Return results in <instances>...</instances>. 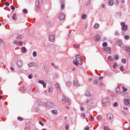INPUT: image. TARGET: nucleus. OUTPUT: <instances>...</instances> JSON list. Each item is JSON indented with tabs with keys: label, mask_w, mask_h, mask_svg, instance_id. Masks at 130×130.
<instances>
[{
	"label": "nucleus",
	"mask_w": 130,
	"mask_h": 130,
	"mask_svg": "<svg viewBox=\"0 0 130 130\" xmlns=\"http://www.w3.org/2000/svg\"><path fill=\"white\" fill-rule=\"evenodd\" d=\"M82 117L83 118V119H84L85 117H86L84 113L82 114Z\"/></svg>",
	"instance_id": "obj_54"
},
{
	"label": "nucleus",
	"mask_w": 130,
	"mask_h": 130,
	"mask_svg": "<svg viewBox=\"0 0 130 130\" xmlns=\"http://www.w3.org/2000/svg\"><path fill=\"white\" fill-rule=\"evenodd\" d=\"M53 90V88H52V87H50L49 89V92H52Z\"/></svg>",
	"instance_id": "obj_46"
},
{
	"label": "nucleus",
	"mask_w": 130,
	"mask_h": 130,
	"mask_svg": "<svg viewBox=\"0 0 130 130\" xmlns=\"http://www.w3.org/2000/svg\"><path fill=\"white\" fill-rule=\"evenodd\" d=\"M101 7L102 9H104V8H105V5H104V4H102Z\"/></svg>",
	"instance_id": "obj_60"
},
{
	"label": "nucleus",
	"mask_w": 130,
	"mask_h": 130,
	"mask_svg": "<svg viewBox=\"0 0 130 130\" xmlns=\"http://www.w3.org/2000/svg\"><path fill=\"white\" fill-rule=\"evenodd\" d=\"M66 85L67 86H68V87L71 86V85H72V82L68 81L66 83Z\"/></svg>",
	"instance_id": "obj_31"
},
{
	"label": "nucleus",
	"mask_w": 130,
	"mask_h": 130,
	"mask_svg": "<svg viewBox=\"0 0 130 130\" xmlns=\"http://www.w3.org/2000/svg\"><path fill=\"white\" fill-rule=\"evenodd\" d=\"M46 106H47V107H53V106H54V105L51 102H48L46 103Z\"/></svg>",
	"instance_id": "obj_4"
},
{
	"label": "nucleus",
	"mask_w": 130,
	"mask_h": 130,
	"mask_svg": "<svg viewBox=\"0 0 130 130\" xmlns=\"http://www.w3.org/2000/svg\"><path fill=\"white\" fill-rule=\"evenodd\" d=\"M39 124H40L41 125H42V126H44V124L42 123V121H40L39 122Z\"/></svg>",
	"instance_id": "obj_50"
},
{
	"label": "nucleus",
	"mask_w": 130,
	"mask_h": 130,
	"mask_svg": "<svg viewBox=\"0 0 130 130\" xmlns=\"http://www.w3.org/2000/svg\"><path fill=\"white\" fill-rule=\"evenodd\" d=\"M17 65L18 68H22V67H23V61L21 60H18L17 61Z\"/></svg>",
	"instance_id": "obj_5"
},
{
	"label": "nucleus",
	"mask_w": 130,
	"mask_h": 130,
	"mask_svg": "<svg viewBox=\"0 0 130 130\" xmlns=\"http://www.w3.org/2000/svg\"><path fill=\"white\" fill-rule=\"evenodd\" d=\"M62 101H63L64 102H69L70 101V100L66 96H63L62 99Z\"/></svg>",
	"instance_id": "obj_13"
},
{
	"label": "nucleus",
	"mask_w": 130,
	"mask_h": 130,
	"mask_svg": "<svg viewBox=\"0 0 130 130\" xmlns=\"http://www.w3.org/2000/svg\"><path fill=\"white\" fill-rule=\"evenodd\" d=\"M3 42H4V41H3V40L0 39V45H3V44H4Z\"/></svg>",
	"instance_id": "obj_49"
},
{
	"label": "nucleus",
	"mask_w": 130,
	"mask_h": 130,
	"mask_svg": "<svg viewBox=\"0 0 130 130\" xmlns=\"http://www.w3.org/2000/svg\"><path fill=\"white\" fill-rule=\"evenodd\" d=\"M18 43H19V41H15L14 42V44H16V45H17V46H18Z\"/></svg>",
	"instance_id": "obj_52"
},
{
	"label": "nucleus",
	"mask_w": 130,
	"mask_h": 130,
	"mask_svg": "<svg viewBox=\"0 0 130 130\" xmlns=\"http://www.w3.org/2000/svg\"><path fill=\"white\" fill-rule=\"evenodd\" d=\"M123 109H124V110H127L128 109V108L124 107L123 108Z\"/></svg>",
	"instance_id": "obj_57"
},
{
	"label": "nucleus",
	"mask_w": 130,
	"mask_h": 130,
	"mask_svg": "<svg viewBox=\"0 0 130 130\" xmlns=\"http://www.w3.org/2000/svg\"><path fill=\"white\" fill-rule=\"evenodd\" d=\"M54 36L53 35H50L49 37V39L50 40V41H51V42H53V41H54Z\"/></svg>",
	"instance_id": "obj_11"
},
{
	"label": "nucleus",
	"mask_w": 130,
	"mask_h": 130,
	"mask_svg": "<svg viewBox=\"0 0 130 130\" xmlns=\"http://www.w3.org/2000/svg\"><path fill=\"white\" fill-rule=\"evenodd\" d=\"M23 35H19L17 36V38L18 39V40H21V39H23Z\"/></svg>",
	"instance_id": "obj_21"
},
{
	"label": "nucleus",
	"mask_w": 130,
	"mask_h": 130,
	"mask_svg": "<svg viewBox=\"0 0 130 130\" xmlns=\"http://www.w3.org/2000/svg\"><path fill=\"white\" fill-rule=\"evenodd\" d=\"M98 83H99V82H98V80H96L94 81V85H98Z\"/></svg>",
	"instance_id": "obj_48"
},
{
	"label": "nucleus",
	"mask_w": 130,
	"mask_h": 130,
	"mask_svg": "<svg viewBox=\"0 0 130 130\" xmlns=\"http://www.w3.org/2000/svg\"><path fill=\"white\" fill-rule=\"evenodd\" d=\"M10 9L12 10V11H15V7L14 6H11L10 7Z\"/></svg>",
	"instance_id": "obj_40"
},
{
	"label": "nucleus",
	"mask_w": 130,
	"mask_h": 130,
	"mask_svg": "<svg viewBox=\"0 0 130 130\" xmlns=\"http://www.w3.org/2000/svg\"><path fill=\"white\" fill-rule=\"evenodd\" d=\"M118 59H119V57L118 56V55H116L115 56V60H118Z\"/></svg>",
	"instance_id": "obj_35"
},
{
	"label": "nucleus",
	"mask_w": 130,
	"mask_h": 130,
	"mask_svg": "<svg viewBox=\"0 0 130 130\" xmlns=\"http://www.w3.org/2000/svg\"><path fill=\"white\" fill-rule=\"evenodd\" d=\"M65 16L63 14V13H61L59 15V20H61V21H62L65 18Z\"/></svg>",
	"instance_id": "obj_7"
},
{
	"label": "nucleus",
	"mask_w": 130,
	"mask_h": 130,
	"mask_svg": "<svg viewBox=\"0 0 130 130\" xmlns=\"http://www.w3.org/2000/svg\"><path fill=\"white\" fill-rule=\"evenodd\" d=\"M100 26V25L98 23H95L93 26L94 28H95L96 29H98V28H99Z\"/></svg>",
	"instance_id": "obj_25"
},
{
	"label": "nucleus",
	"mask_w": 130,
	"mask_h": 130,
	"mask_svg": "<svg viewBox=\"0 0 130 130\" xmlns=\"http://www.w3.org/2000/svg\"><path fill=\"white\" fill-rule=\"evenodd\" d=\"M108 60H109V61H111V60H112V59H111V56H108Z\"/></svg>",
	"instance_id": "obj_51"
},
{
	"label": "nucleus",
	"mask_w": 130,
	"mask_h": 130,
	"mask_svg": "<svg viewBox=\"0 0 130 130\" xmlns=\"http://www.w3.org/2000/svg\"><path fill=\"white\" fill-rule=\"evenodd\" d=\"M124 104L125 105H126V106H129V99L124 100Z\"/></svg>",
	"instance_id": "obj_9"
},
{
	"label": "nucleus",
	"mask_w": 130,
	"mask_h": 130,
	"mask_svg": "<svg viewBox=\"0 0 130 130\" xmlns=\"http://www.w3.org/2000/svg\"><path fill=\"white\" fill-rule=\"evenodd\" d=\"M32 67H38L37 63L32 62Z\"/></svg>",
	"instance_id": "obj_37"
},
{
	"label": "nucleus",
	"mask_w": 130,
	"mask_h": 130,
	"mask_svg": "<svg viewBox=\"0 0 130 130\" xmlns=\"http://www.w3.org/2000/svg\"><path fill=\"white\" fill-rule=\"evenodd\" d=\"M125 50L127 51V52H129L128 55L130 56V47H126L125 48Z\"/></svg>",
	"instance_id": "obj_22"
},
{
	"label": "nucleus",
	"mask_w": 130,
	"mask_h": 130,
	"mask_svg": "<svg viewBox=\"0 0 130 130\" xmlns=\"http://www.w3.org/2000/svg\"><path fill=\"white\" fill-rule=\"evenodd\" d=\"M21 49L22 50L23 53H25L26 51H27V49H26V47H23L21 48Z\"/></svg>",
	"instance_id": "obj_23"
},
{
	"label": "nucleus",
	"mask_w": 130,
	"mask_h": 130,
	"mask_svg": "<svg viewBox=\"0 0 130 130\" xmlns=\"http://www.w3.org/2000/svg\"><path fill=\"white\" fill-rule=\"evenodd\" d=\"M118 45L121 47V48H123V43H122L121 41H118Z\"/></svg>",
	"instance_id": "obj_12"
},
{
	"label": "nucleus",
	"mask_w": 130,
	"mask_h": 130,
	"mask_svg": "<svg viewBox=\"0 0 130 130\" xmlns=\"http://www.w3.org/2000/svg\"><path fill=\"white\" fill-rule=\"evenodd\" d=\"M51 112L54 115H57V111H56V110H52Z\"/></svg>",
	"instance_id": "obj_20"
},
{
	"label": "nucleus",
	"mask_w": 130,
	"mask_h": 130,
	"mask_svg": "<svg viewBox=\"0 0 130 130\" xmlns=\"http://www.w3.org/2000/svg\"><path fill=\"white\" fill-rule=\"evenodd\" d=\"M113 4H114V2H113V0L109 1V6H113Z\"/></svg>",
	"instance_id": "obj_28"
},
{
	"label": "nucleus",
	"mask_w": 130,
	"mask_h": 130,
	"mask_svg": "<svg viewBox=\"0 0 130 130\" xmlns=\"http://www.w3.org/2000/svg\"><path fill=\"white\" fill-rule=\"evenodd\" d=\"M122 90L123 91V92H126V91L127 90V89L124 88V87H122Z\"/></svg>",
	"instance_id": "obj_39"
},
{
	"label": "nucleus",
	"mask_w": 130,
	"mask_h": 130,
	"mask_svg": "<svg viewBox=\"0 0 130 130\" xmlns=\"http://www.w3.org/2000/svg\"><path fill=\"white\" fill-rule=\"evenodd\" d=\"M32 56H34V57H36V56H37V52H36V51L33 52Z\"/></svg>",
	"instance_id": "obj_29"
},
{
	"label": "nucleus",
	"mask_w": 130,
	"mask_h": 130,
	"mask_svg": "<svg viewBox=\"0 0 130 130\" xmlns=\"http://www.w3.org/2000/svg\"><path fill=\"white\" fill-rule=\"evenodd\" d=\"M69 127H70V126H69V125H67L66 126V130H69Z\"/></svg>",
	"instance_id": "obj_55"
},
{
	"label": "nucleus",
	"mask_w": 130,
	"mask_h": 130,
	"mask_svg": "<svg viewBox=\"0 0 130 130\" xmlns=\"http://www.w3.org/2000/svg\"><path fill=\"white\" fill-rule=\"evenodd\" d=\"M73 63L75 66H78V64L81 66V64H83V61L82 60L81 55H78L76 57L75 60L73 61Z\"/></svg>",
	"instance_id": "obj_1"
},
{
	"label": "nucleus",
	"mask_w": 130,
	"mask_h": 130,
	"mask_svg": "<svg viewBox=\"0 0 130 130\" xmlns=\"http://www.w3.org/2000/svg\"><path fill=\"white\" fill-rule=\"evenodd\" d=\"M89 117H90L91 119H92V120H94V117H93V116H92V115H90Z\"/></svg>",
	"instance_id": "obj_56"
},
{
	"label": "nucleus",
	"mask_w": 130,
	"mask_h": 130,
	"mask_svg": "<svg viewBox=\"0 0 130 130\" xmlns=\"http://www.w3.org/2000/svg\"><path fill=\"white\" fill-rule=\"evenodd\" d=\"M17 14L14 13L13 15L12 16V19L14 20V21H17Z\"/></svg>",
	"instance_id": "obj_18"
},
{
	"label": "nucleus",
	"mask_w": 130,
	"mask_h": 130,
	"mask_svg": "<svg viewBox=\"0 0 130 130\" xmlns=\"http://www.w3.org/2000/svg\"><path fill=\"white\" fill-rule=\"evenodd\" d=\"M5 5L7 6V7H9L10 6V2H6Z\"/></svg>",
	"instance_id": "obj_53"
},
{
	"label": "nucleus",
	"mask_w": 130,
	"mask_h": 130,
	"mask_svg": "<svg viewBox=\"0 0 130 130\" xmlns=\"http://www.w3.org/2000/svg\"><path fill=\"white\" fill-rule=\"evenodd\" d=\"M22 12L24 14H28V10H27V9H23Z\"/></svg>",
	"instance_id": "obj_32"
},
{
	"label": "nucleus",
	"mask_w": 130,
	"mask_h": 130,
	"mask_svg": "<svg viewBox=\"0 0 130 130\" xmlns=\"http://www.w3.org/2000/svg\"><path fill=\"white\" fill-rule=\"evenodd\" d=\"M121 61L122 63H126V61L125 60V59H122Z\"/></svg>",
	"instance_id": "obj_44"
},
{
	"label": "nucleus",
	"mask_w": 130,
	"mask_h": 130,
	"mask_svg": "<svg viewBox=\"0 0 130 130\" xmlns=\"http://www.w3.org/2000/svg\"><path fill=\"white\" fill-rule=\"evenodd\" d=\"M103 47H107L108 46V44H107V43H106V42H104L103 43Z\"/></svg>",
	"instance_id": "obj_24"
},
{
	"label": "nucleus",
	"mask_w": 130,
	"mask_h": 130,
	"mask_svg": "<svg viewBox=\"0 0 130 130\" xmlns=\"http://www.w3.org/2000/svg\"><path fill=\"white\" fill-rule=\"evenodd\" d=\"M124 38L126 40H128L129 39V36H125Z\"/></svg>",
	"instance_id": "obj_34"
},
{
	"label": "nucleus",
	"mask_w": 130,
	"mask_h": 130,
	"mask_svg": "<svg viewBox=\"0 0 130 130\" xmlns=\"http://www.w3.org/2000/svg\"><path fill=\"white\" fill-rule=\"evenodd\" d=\"M28 67H29V68H32V67H33V63H32V62L29 63L28 64Z\"/></svg>",
	"instance_id": "obj_45"
},
{
	"label": "nucleus",
	"mask_w": 130,
	"mask_h": 130,
	"mask_svg": "<svg viewBox=\"0 0 130 130\" xmlns=\"http://www.w3.org/2000/svg\"><path fill=\"white\" fill-rule=\"evenodd\" d=\"M28 79H32V78H33V74H29L28 76Z\"/></svg>",
	"instance_id": "obj_33"
},
{
	"label": "nucleus",
	"mask_w": 130,
	"mask_h": 130,
	"mask_svg": "<svg viewBox=\"0 0 130 130\" xmlns=\"http://www.w3.org/2000/svg\"><path fill=\"white\" fill-rule=\"evenodd\" d=\"M18 120H19L20 121H23V118H22L21 117H18Z\"/></svg>",
	"instance_id": "obj_41"
},
{
	"label": "nucleus",
	"mask_w": 130,
	"mask_h": 130,
	"mask_svg": "<svg viewBox=\"0 0 130 130\" xmlns=\"http://www.w3.org/2000/svg\"><path fill=\"white\" fill-rule=\"evenodd\" d=\"M107 117L109 120H112L113 119V115L112 114H109L107 115Z\"/></svg>",
	"instance_id": "obj_6"
},
{
	"label": "nucleus",
	"mask_w": 130,
	"mask_h": 130,
	"mask_svg": "<svg viewBox=\"0 0 130 130\" xmlns=\"http://www.w3.org/2000/svg\"><path fill=\"white\" fill-rule=\"evenodd\" d=\"M104 51H107V52H111V48L110 47L105 48Z\"/></svg>",
	"instance_id": "obj_15"
},
{
	"label": "nucleus",
	"mask_w": 130,
	"mask_h": 130,
	"mask_svg": "<svg viewBox=\"0 0 130 130\" xmlns=\"http://www.w3.org/2000/svg\"><path fill=\"white\" fill-rule=\"evenodd\" d=\"M95 41H99L100 40V36L99 35H96L94 37Z\"/></svg>",
	"instance_id": "obj_14"
},
{
	"label": "nucleus",
	"mask_w": 130,
	"mask_h": 130,
	"mask_svg": "<svg viewBox=\"0 0 130 130\" xmlns=\"http://www.w3.org/2000/svg\"><path fill=\"white\" fill-rule=\"evenodd\" d=\"M61 10H63L64 9V7H66V5H64V4L63 3V0H61Z\"/></svg>",
	"instance_id": "obj_17"
},
{
	"label": "nucleus",
	"mask_w": 130,
	"mask_h": 130,
	"mask_svg": "<svg viewBox=\"0 0 130 130\" xmlns=\"http://www.w3.org/2000/svg\"><path fill=\"white\" fill-rule=\"evenodd\" d=\"M73 84L74 85V86H77L78 87H80V86H81V84L78 81H74L73 82Z\"/></svg>",
	"instance_id": "obj_10"
},
{
	"label": "nucleus",
	"mask_w": 130,
	"mask_h": 130,
	"mask_svg": "<svg viewBox=\"0 0 130 130\" xmlns=\"http://www.w3.org/2000/svg\"><path fill=\"white\" fill-rule=\"evenodd\" d=\"M55 88L58 91H60V87L59 86V84L56 83L55 84Z\"/></svg>",
	"instance_id": "obj_16"
},
{
	"label": "nucleus",
	"mask_w": 130,
	"mask_h": 130,
	"mask_svg": "<svg viewBox=\"0 0 130 130\" xmlns=\"http://www.w3.org/2000/svg\"><path fill=\"white\" fill-rule=\"evenodd\" d=\"M80 109L82 111H84V107H81Z\"/></svg>",
	"instance_id": "obj_63"
},
{
	"label": "nucleus",
	"mask_w": 130,
	"mask_h": 130,
	"mask_svg": "<svg viewBox=\"0 0 130 130\" xmlns=\"http://www.w3.org/2000/svg\"><path fill=\"white\" fill-rule=\"evenodd\" d=\"M39 83L43 85L44 88H46V83L44 82V81L39 80Z\"/></svg>",
	"instance_id": "obj_8"
},
{
	"label": "nucleus",
	"mask_w": 130,
	"mask_h": 130,
	"mask_svg": "<svg viewBox=\"0 0 130 130\" xmlns=\"http://www.w3.org/2000/svg\"><path fill=\"white\" fill-rule=\"evenodd\" d=\"M38 3L40 5H42V4H43L42 0H38Z\"/></svg>",
	"instance_id": "obj_47"
},
{
	"label": "nucleus",
	"mask_w": 130,
	"mask_h": 130,
	"mask_svg": "<svg viewBox=\"0 0 130 130\" xmlns=\"http://www.w3.org/2000/svg\"><path fill=\"white\" fill-rule=\"evenodd\" d=\"M115 34H116V35H119V34L118 33V31H115Z\"/></svg>",
	"instance_id": "obj_62"
},
{
	"label": "nucleus",
	"mask_w": 130,
	"mask_h": 130,
	"mask_svg": "<svg viewBox=\"0 0 130 130\" xmlns=\"http://www.w3.org/2000/svg\"><path fill=\"white\" fill-rule=\"evenodd\" d=\"M90 101H91V100H90V99L87 100V101H86V103L88 104L89 103V102H90Z\"/></svg>",
	"instance_id": "obj_59"
},
{
	"label": "nucleus",
	"mask_w": 130,
	"mask_h": 130,
	"mask_svg": "<svg viewBox=\"0 0 130 130\" xmlns=\"http://www.w3.org/2000/svg\"><path fill=\"white\" fill-rule=\"evenodd\" d=\"M84 129L85 130H89V129H90V127H89V126H86L84 127Z\"/></svg>",
	"instance_id": "obj_42"
},
{
	"label": "nucleus",
	"mask_w": 130,
	"mask_h": 130,
	"mask_svg": "<svg viewBox=\"0 0 130 130\" xmlns=\"http://www.w3.org/2000/svg\"><path fill=\"white\" fill-rule=\"evenodd\" d=\"M86 17H87V15L86 14H84L81 16V19H82V20H85Z\"/></svg>",
	"instance_id": "obj_30"
},
{
	"label": "nucleus",
	"mask_w": 130,
	"mask_h": 130,
	"mask_svg": "<svg viewBox=\"0 0 130 130\" xmlns=\"http://www.w3.org/2000/svg\"><path fill=\"white\" fill-rule=\"evenodd\" d=\"M116 92L117 95H119V94H120L121 92H120V89L119 88V87H117L116 89Z\"/></svg>",
	"instance_id": "obj_19"
},
{
	"label": "nucleus",
	"mask_w": 130,
	"mask_h": 130,
	"mask_svg": "<svg viewBox=\"0 0 130 130\" xmlns=\"http://www.w3.org/2000/svg\"><path fill=\"white\" fill-rule=\"evenodd\" d=\"M22 89L23 90V91H25V90H26V87L23 86V87H22Z\"/></svg>",
	"instance_id": "obj_61"
},
{
	"label": "nucleus",
	"mask_w": 130,
	"mask_h": 130,
	"mask_svg": "<svg viewBox=\"0 0 130 130\" xmlns=\"http://www.w3.org/2000/svg\"><path fill=\"white\" fill-rule=\"evenodd\" d=\"M118 105V103L116 102L113 104V106L114 107H116V106H117Z\"/></svg>",
	"instance_id": "obj_43"
},
{
	"label": "nucleus",
	"mask_w": 130,
	"mask_h": 130,
	"mask_svg": "<svg viewBox=\"0 0 130 130\" xmlns=\"http://www.w3.org/2000/svg\"><path fill=\"white\" fill-rule=\"evenodd\" d=\"M121 26H122V31H126L127 30V25H125L124 22L121 23Z\"/></svg>",
	"instance_id": "obj_2"
},
{
	"label": "nucleus",
	"mask_w": 130,
	"mask_h": 130,
	"mask_svg": "<svg viewBox=\"0 0 130 130\" xmlns=\"http://www.w3.org/2000/svg\"><path fill=\"white\" fill-rule=\"evenodd\" d=\"M85 96H87V97H90L91 96V93H90V92L86 91L85 93Z\"/></svg>",
	"instance_id": "obj_26"
},
{
	"label": "nucleus",
	"mask_w": 130,
	"mask_h": 130,
	"mask_svg": "<svg viewBox=\"0 0 130 130\" xmlns=\"http://www.w3.org/2000/svg\"><path fill=\"white\" fill-rule=\"evenodd\" d=\"M120 70L121 71L123 72L124 71V68H123V67L121 66L120 67Z\"/></svg>",
	"instance_id": "obj_38"
},
{
	"label": "nucleus",
	"mask_w": 130,
	"mask_h": 130,
	"mask_svg": "<svg viewBox=\"0 0 130 130\" xmlns=\"http://www.w3.org/2000/svg\"><path fill=\"white\" fill-rule=\"evenodd\" d=\"M24 42L22 41H18V46H22L23 45Z\"/></svg>",
	"instance_id": "obj_27"
},
{
	"label": "nucleus",
	"mask_w": 130,
	"mask_h": 130,
	"mask_svg": "<svg viewBox=\"0 0 130 130\" xmlns=\"http://www.w3.org/2000/svg\"><path fill=\"white\" fill-rule=\"evenodd\" d=\"M110 101L109 99L108 98H105L103 99L102 103V104H106V103H108Z\"/></svg>",
	"instance_id": "obj_3"
},
{
	"label": "nucleus",
	"mask_w": 130,
	"mask_h": 130,
	"mask_svg": "<svg viewBox=\"0 0 130 130\" xmlns=\"http://www.w3.org/2000/svg\"><path fill=\"white\" fill-rule=\"evenodd\" d=\"M10 69L11 70V71H15V69L13 67H11Z\"/></svg>",
	"instance_id": "obj_64"
},
{
	"label": "nucleus",
	"mask_w": 130,
	"mask_h": 130,
	"mask_svg": "<svg viewBox=\"0 0 130 130\" xmlns=\"http://www.w3.org/2000/svg\"><path fill=\"white\" fill-rule=\"evenodd\" d=\"M116 67H117V63H114L113 66V69H116Z\"/></svg>",
	"instance_id": "obj_36"
},
{
	"label": "nucleus",
	"mask_w": 130,
	"mask_h": 130,
	"mask_svg": "<svg viewBox=\"0 0 130 130\" xmlns=\"http://www.w3.org/2000/svg\"><path fill=\"white\" fill-rule=\"evenodd\" d=\"M88 27V24H85L84 25V29H87V27Z\"/></svg>",
	"instance_id": "obj_58"
}]
</instances>
